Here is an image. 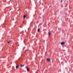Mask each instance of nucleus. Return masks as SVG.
Returning <instances> with one entry per match:
<instances>
[{"label":"nucleus","instance_id":"5","mask_svg":"<svg viewBox=\"0 0 73 73\" xmlns=\"http://www.w3.org/2000/svg\"><path fill=\"white\" fill-rule=\"evenodd\" d=\"M25 17H26V15H25L24 16H23V19H25Z\"/></svg>","mask_w":73,"mask_h":73},{"label":"nucleus","instance_id":"2","mask_svg":"<svg viewBox=\"0 0 73 73\" xmlns=\"http://www.w3.org/2000/svg\"><path fill=\"white\" fill-rule=\"evenodd\" d=\"M47 61H48V62L50 61V58H48L47 59Z\"/></svg>","mask_w":73,"mask_h":73},{"label":"nucleus","instance_id":"1","mask_svg":"<svg viewBox=\"0 0 73 73\" xmlns=\"http://www.w3.org/2000/svg\"><path fill=\"white\" fill-rule=\"evenodd\" d=\"M60 44L62 45H64L65 44V42H62L60 43Z\"/></svg>","mask_w":73,"mask_h":73},{"label":"nucleus","instance_id":"11","mask_svg":"<svg viewBox=\"0 0 73 73\" xmlns=\"http://www.w3.org/2000/svg\"><path fill=\"white\" fill-rule=\"evenodd\" d=\"M61 2H62V0L61 1Z\"/></svg>","mask_w":73,"mask_h":73},{"label":"nucleus","instance_id":"8","mask_svg":"<svg viewBox=\"0 0 73 73\" xmlns=\"http://www.w3.org/2000/svg\"><path fill=\"white\" fill-rule=\"evenodd\" d=\"M40 31V29H38V32H39Z\"/></svg>","mask_w":73,"mask_h":73},{"label":"nucleus","instance_id":"3","mask_svg":"<svg viewBox=\"0 0 73 73\" xmlns=\"http://www.w3.org/2000/svg\"><path fill=\"white\" fill-rule=\"evenodd\" d=\"M24 65L22 64H21V67H24Z\"/></svg>","mask_w":73,"mask_h":73},{"label":"nucleus","instance_id":"4","mask_svg":"<svg viewBox=\"0 0 73 73\" xmlns=\"http://www.w3.org/2000/svg\"><path fill=\"white\" fill-rule=\"evenodd\" d=\"M19 65H17L16 66V69H17V68H19Z\"/></svg>","mask_w":73,"mask_h":73},{"label":"nucleus","instance_id":"7","mask_svg":"<svg viewBox=\"0 0 73 73\" xmlns=\"http://www.w3.org/2000/svg\"><path fill=\"white\" fill-rule=\"evenodd\" d=\"M51 35V33H48V35L49 36H50Z\"/></svg>","mask_w":73,"mask_h":73},{"label":"nucleus","instance_id":"10","mask_svg":"<svg viewBox=\"0 0 73 73\" xmlns=\"http://www.w3.org/2000/svg\"><path fill=\"white\" fill-rule=\"evenodd\" d=\"M11 40H10L9 41V42H11Z\"/></svg>","mask_w":73,"mask_h":73},{"label":"nucleus","instance_id":"6","mask_svg":"<svg viewBox=\"0 0 73 73\" xmlns=\"http://www.w3.org/2000/svg\"><path fill=\"white\" fill-rule=\"evenodd\" d=\"M27 71H29V68H27Z\"/></svg>","mask_w":73,"mask_h":73},{"label":"nucleus","instance_id":"9","mask_svg":"<svg viewBox=\"0 0 73 73\" xmlns=\"http://www.w3.org/2000/svg\"><path fill=\"white\" fill-rule=\"evenodd\" d=\"M7 43L9 44V41H8Z\"/></svg>","mask_w":73,"mask_h":73}]
</instances>
